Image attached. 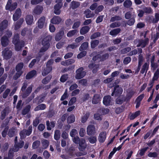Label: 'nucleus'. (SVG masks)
Masks as SVG:
<instances>
[{
	"instance_id": "1",
	"label": "nucleus",
	"mask_w": 159,
	"mask_h": 159,
	"mask_svg": "<svg viewBox=\"0 0 159 159\" xmlns=\"http://www.w3.org/2000/svg\"><path fill=\"white\" fill-rule=\"evenodd\" d=\"M52 36L50 35L47 36L43 39L41 44L43 46L40 49L38 53V55L41 57L49 48L50 46V41L51 40Z\"/></svg>"
},
{
	"instance_id": "2",
	"label": "nucleus",
	"mask_w": 159,
	"mask_h": 159,
	"mask_svg": "<svg viewBox=\"0 0 159 159\" xmlns=\"http://www.w3.org/2000/svg\"><path fill=\"white\" fill-rule=\"evenodd\" d=\"M28 85V83L27 81H25L24 83L23 86L21 88V93L23 98H25L29 95L32 91L33 85H31L28 87L25 91L26 88Z\"/></svg>"
},
{
	"instance_id": "3",
	"label": "nucleus",
	"mask_w": 159,
	"mask_h": 159,
	"mask_svg": "<svg viewBox=\"0 0 159 159\" xmlns=\"http://www.w3.org/2000/svg\"><path fill=\"white\" fill-rule=\"evenodd\" d=\"M75 77L76 79H80L84 77L86 75V72L84 71L83 67L79 68L76 71Z\"/></svg>"
},
{
	"instance_id": "4",
	"label": "nucleus",
	"mask_w": 159,
	"mask_h": 159,
	"mask_svg": "<svg viewBox=\"0 0 159 159\" xmlns=\"http://www.w3.org/2000/svg\"><path fill=\"white\" fill-rule=\"evenodd\" d=\"M12 0H8L6 6V10H9L10 11H13L15 9L17 6V3L16 2H14L11 4Z\"/></svg>"
},
{
	"instance_id": "5",
	"label": "nucleus",
	"mask_w": 159,
	"mask_h": 159,
	"mask_svg": "<svg viewBox=\"0 0 159 159\" xmlns=\"http://www.w3.org/2000/svg\"><path fill=\"white\" fill-rule=\"evenodd\" d=\"M122 89L119 86L117 85L114 88V90L111 95L112 96H113L114 95L115 96H118L122 94Z\"/></svg>"
},
{
	"instance_id": "6",
	"label": "nucleus",
	"mask_w": 159,
	"mask_h": 159,
	"mask_svg": "<svg viewBox=\"0 0 159 159\" xmlns=\"http://www.w3.org/2000/svg\"><path fill=\"white\" fill-rule=\"evenodd\" d=\"M3 57L6 59H9L12 55V52L8 48H6L2 52Z\"/></svg>"
},
{
	"instance_id": "7",
	"label": "nucleus",
	"mask_w": 159,
	"mask_h": 159,
	"mask_svg": "<svg viewBox=\"0 0 159 159\" xmlns=\"http://www.w3.org/2000/svg\"><path fill=\"white\" fill-rule=\"evenodd\" d=\"M78 144L79 145V149L80 151H83L87 147L85 140L84 138L80 139V141Z\"/></svg>"
},
{
	"instance_id": "8",
	"label": "nucleus",
	"mask_w": 159,
	"mask_h": 159,
	"mask_svg": "<svg viewBox=\"0 0 159 159\" xmlns=\"http://www.w3.org/2000/svg\"><path fill=\"white\" fill-rule=\"evenodd\" d=\"M149 43V40L148 38H146L144 40L140 39L139 40L138 44L137 47H141L142 48H144L148 45Z\"/></svg>"
},
{
	"instance_id": "9",
	"label": "nucleus",
	"mask_w": 159,
	"mask_h": 159,
	"mask_svg": "<svg viewBox=\"0 0 159 159\" xmlns=\"http://www.w3.org/2000/svg\"><path fill=\"white\" fill-rule=\"evenodd\" d=\"M109 54L108 53H105V54L101 56L100 55L98 54L93 58V60L95 61L98 58H100L101 61H104L107 59L109 57Z\"/></svg>"
},
{
	"instance_id": "10",
	"label": "nucleus",
	"mask_w": 159,
	"mask_h": 159,
	"mask_svg": "<svg viewBox=\"0 0 159 159\" xmlns=\"http://www.w3.org/2000/svg\"><path fill=\"white\" fill-rule=\"evenodd\" d=\"M53 61L52 60H49L48 61L46 64V66L47 68H48V70L47 71L42 72V75L45 76L48 74L52 70V68L51 66V65L52 64Z\"/></svg>"
},
{
	"instance_id": "11",
	"label": "nucleus",
	"mask_w": 159,
	"mask_h": 159,
	"mask_svg": "<svg viewBox=\"0 0 159 159\" xmlns=\"http://www.w3.org/2000/svg\"><path fill=\"white\" fill-rule=\"evenodd\" d=\"M24 142L23 141H20L19 143H16L15 144L14 147L13 148L14 152L18 151L19 149L21 148L23 146Z\"/></svg>"
},
{
	"instance_id": "12",
	"label": "nucleus",
	"mask_w": 159,
	"mask_h": 159,
	"mask_svg": "<svg viewBox=\"0 0 159 159\" xmlns=\"http://www.w3.org/2000/svg\"><path fill=\"white\" fill-rule=\"evenodd\" d=\"M87 134L89 135L94 134L95 133L94 126L92 125H89L87 128Z\"/></svg>"
},
{
	"instance_id": "13",
	"label": "nucleus",
	"mask_w": 159,
	"mask_h": 159,
	"mask_svg": "<svg viewBox=\"0 0 159 159\" xmlns=\"http://www.w3.org/2000/svg\"><path fill=\"white\" fill-rule=\"evenodd\" d=\"M43 10V8L42 6L37 5L34 9L32 13L33 15H39L42 12Z\"/></svg>"
},
{
	"instance_id": "14",
	"label": "nucleus",
	"mask_w": 159,
	"mask_h": 159,
	"mask_svg": "<svg viewBox=\"0 0 159 159\" xmlns=\"http://www.w3.org/2000/svg\"><path fill=\"white\" fill-rule=\"evenodd\" d=\"M107 136V133L105 131L101 132L99 134L98 140L100 143H103L105 141Z\"/></svg>"
},
{
	"instance_id": "15",
	"label": "nucleus",
	"mask_w": 159,
	"mask_h": 159,
	"mask_svg": "<svg viewBox=\"0 0 159 159\" xmlns=\"http://www.w3.org/2000/svg\"><path fill=\"white\" fill-rule=\"evenodd\" d=\"M21 15V10L20 8L17 9L13 15V19L14 21H16L20 17Z\"/></svg>"
},
{
	"instance_id": "16",
	"label": "nucleus",
	"mask_w": 159,
	"mask_h": 159,
	"mask_svg": "<svg viewBox=\"0 0 159 159\" xmlns=\"http://www.w3.org/2000/svg\"><path fill=\"white\" fill-rule=\"evenodd\" d=\"M45 21V17L44 16L41 17L38 20V26L39 28H43Z\"/></svg>"
},
{
	"instance_id": "17",
	"label": "nucleus",
	"mask_w": 159,
	"mask_h": 159,
	"mask_svg": "<svg viewBox=\"0 0 159 159\" xmlns=\"http://www.w3.org/2000/svg\"><path fill=\"white\" fill-rule=\"evenodd\" d=\"M10 112V110L8 108H6L1 112L0 118L1 120H3L6 116Z\"/></svg>"
},
{
	"instance_id": "18",
	"label": "nucleus",
	"mask_w": 159,
	"mask_h": 159,
	"mask_svg": "<svg viewBox=\"0 0 159 159\" xmlns=\"http://www.w3.org/2000/svg\"><path fill=\"white\" fill-rule=\"evenodd\" d=\"M130 10V11L127 12L125 14V17L127 19H129L131 18L132 16L134 17L135 12L134 11L133 8H131Z\"/></svg>"
},
{
	"instance_id": "19",
	"label": "nucleus",
	"mask_w": 159,
	"mask_h": 159,
	"mask_svg": "<svg viewBox=\"0 0 159 159\" xmlns=\"http://www.w3.org/2000/svg\"><path fill=\"white\" fill-rule=\"evenodd\" d=\"M101 98L99 95L95 94L93 96L92 103L93 104H97L99 103L101 101Z\"/></svg>"
},
{
	"instance_id": "20",
	"label": "nucleus",
	"mask_w": 159,
	"mask_h": 159,
	"mask_svg": "<svg viewBox=\"0 0 159 159\" xmlns=\"http://www.w3.org/2000/svg\"><path fill=\"white\" fill-rule=\"evenodd\" d=\"M62 4L61 3H58L54 7V13L57 15H59L61 12L60 9L61 7Z\"/></svg>"
},
{
	"instance_id": "21",
	"label": "nucleus",
	"mask_w": 159,
	"mask_h": 159,
	"mask_svg": "<svg viewBox=\"0 0 159 159\" xmlns=\"http://www.w3.org/2000/svg\"><path fill=\"white\" fill-rule=\"evenodd\" d=\"M64 34V32L63 30H61L57 33L55 37L56 41H58L60 40L62 38V36Z\"/></svg>"
},
{
	"instance_id": "22",
	"label": "nucleus",
	"mask_w": 159,
	"mask_h": 159,
	"mask_svg": "<svg viewBox=\"0 0 159 159\" xmlns=\"http://www.w3.org/2000/svg\"><path fill=\"white\" fill-rule=\"evenodd\" d=\"M9 43V40L7 37L6 36H3L1 39V43L2 46L6 47L8 45Z\"/></svg>"
},
{
	"instance_id": "23",
	"label": "nucleus",
	"mask_w": 159,
	"mask_h": 159,
	"mask_svg": "<svg viewBox=\"0 0 159 159\" xmlns=\"http://www.w3.org/2000/svg\"><path fill=\"white\" fill-rule=\"evenodd\" d=\"M149 68V64L147 62L145 63L143 65L141 69L140 70V73L143 74L144 73H146Z\"/></svg>"
},
{
	"instance_id": "24",
	"label": "nucleus",
	"mask_w": 159,
	"mask_h": 159,
	"mask_svg": "<svg viewBox=\"0 0 159 159\" xmlns=\"http://www.w3.org/2000/svg\"><path fill=\"white\" fill-rule=\"evenodd\" d=\"M135 93V92L133 89H128L127 91V93L126 96V99L128 100L130 99Z\"/></svg>"
},
{
	"instance_id": "25",
	"label": "nucleus",
	"mask_w": 159,
	"mask_h": 159,
	"mask_svg": "<svg viewBox=\"0 0 159 159\" xmlns=\"http://www.w3.org/2000/svg\"><path fill=\"white\" fill-rule=\"evenodd\" d=\"M25 19L27 24L28 25H31L33 22V16L32 15H27Z\"/></svg>"
},
{
	"instance_id": "26",
	"label": "nucleus",
	"mask_w": 159,
	"mask_h": 159,
	"mask_svg": "<svg viewBox=\"0 0 159 159\" xmlns=\"http://www.w3.org/2000/svg\"><path fill=\"white\" fill-rule=\"evenodd\" d=\"M103 103L104 105L108 106L111 102V97L110 96H105L103 98Z\"/></svg>"
},
{
	"instance_id": "27",
	"label": "nucleus",
	"mask_w": 159,
	"mask_h": 159,
	"mask_svg": "<svg viewBox=\"0 0 159 159\" xmlns=\"http://www.w3.org/2000/svg\"><path fill=\"white\" fill-rule=\"evenodd\" d=\"M15 46V49L17 51H19L21 48L24 45V42L22 41H20L18 43L14 44Z\"/></svg>"
},
{
	"instance_id": "28",
	"label": "nucleus",
	"mask_w": 159,
	"mask_h": 159,
	"mask_svg": "<svg viewBox=\"0 0 159 159\" xmlns=\"http://www.w3.org/2000/svg\"><path fill=\"white\" fill-rule=\"evenodd\" d=\"M138 69H139V70L142 64L143 61H144V58L143 57L142 54H140L138 56Z\"/></svg>"
},
{
	"instance_id": "29",
	"label": "nucleus",
	"mask_w": 159,
	"mask_h": 159,
	"mask_svg": "<svg viewBox=\"0 0 159 159\" xmlns=\"http://www.w3.org/2000/svg\"><path fill=\"white\" fill-rule=\"evenodd\" d=\"M61 19L58 16H55L51 19L52 23L55 24H59L61 21Z\"/></svg>"
},
{
	"instance_id": "30",
	"label": "nucleus",
	"mask_w": 159,
	"mask_h": 159,
	"mask_svg": "<svg viewBox=\"0 0 159 159\" xmlns=\"http://www.w3.org/2000/svg\"><path fill=\"white\" fill-rule=\"evenodd\" d=\"M36 71L35 70H32L28 73L26 76V79H30L36 75Z\"/></svg>"
},
{
	"instance_id": "31",
	"label": "nucleus",
	"mask_w": 159,
	"mask_h": 159,
	"mask_svg": "<svg viewBox=\"0 0 159 159\" xmlns=\"http://www.w3.org/2000/svg\"><path fill=\"white\" fill-rule=\"evenodd\" d=\"M8 25V21L7 20H4L0 24V28L4 30L7 28Z\"/></svg>"
},
{
	"instance_id": "32",
	"label": "nucleus",
	"mask_w": 159,
	"mask_h": 159,
	"mask_svg": "<svg viewBox=\"0 0 159 159\" xmlns=\"http://www.w3.org/2000/svg\"><path fill=\"white\" fill-rule=\"evenodd\" d=\"M90 28L88 26H84L80 29V33L81 34L84 35L87 33L89 30Z\"/></svg>"
},
{
	"instance_id": "33",
	"label": "nucleus",
	"mask_w": 159,
	"mask_h": 159,
	"mask_svg": "<svg viewBox=\"0 0 159 159\" xmlns=\"http://www.w3.org/2000/svg\"><path fill=\"white\" fill-rule=\"evenodd\" d=\"M80 5V3L79 2L73 1L71 2L70 7L73 9H74L78 7Z\"/></svg>"
},
{
	"instance_id": "34",
	"label": "nucleus",
	"mask_w": 159,
	"mask_h": 159,
	"mask_svg": "<svg viewBox=\"0 0 159 159\" xmlns=\"http://www.w3.org/2000/svg\"><path fill=\"white\" fill-rule=\"evenodd\" d=\"M20 42V41L19 40V34H15L12 38V43L14 44H16Z\"/></svg>"
},
{
	"instance_id": "35",
	"label": "nucleus",
	"mask_w": 159,
	"mask_h": 159,
	"mask_svg": "<svg viewBox=\"0 0 159 159\" xmlns=\"http://www.w3.org/2000/svg\"><path fill=\"white\" fill-rule=\"evenodd\" d=\"M86 18L92 17L94 16V15L91 13V11L89 9L86 10L84 12Z\"/></svg>"
},
{
	"instance_id": "36",
	"label": "nucleus",
	"mask_w": 159,
	"mask_h": 159,
	"mask_svg": "<svg viewBox=\"0 0 159 159\" xmlns=\"http://www.w3.org/2000/svg\"><path fill=\"white\" fill-rule=\"evenodd\" d=\"M55 123V122L54 121H52L50 123L49 121H47L46 122L47 129L48 130H51L52 128H53L54 127Z\"/></svg>"
},
{
	"instance_id": "37",
	"label": "nucleus",
	"mask_w": 159,
	"mask_h": 159,
	"mask_svg": "<svg viewBox=\"0 0 159 159\" xmlns=\"http://www.w3.org/2000/svg\"><path fill=\"white\" fill-rule=\"evenodd\" d=\"M75 120V116L73 114H71L67 118V122L68 123L74 122Z\"/></svg>"
},
{
	"instance_id": "38",
	"label": "nucleus",
	"mask_w": 159,
	"mask_h": 159,
	"mask_svg": "<svg viewBox=\"0 0 159 159\" xmlns=\"http://www.w3.org/2000/svg\"><path fill=\"white\" fill-rule=\"evenodd\" d=\"M132 2L130 0H126L124 2L123 6L126 8H130L132 5Z\"/></svg>"
},
{
	"instance_id": "39",
	"label": "nucleus",
	"mask_w": 159,
	"mask_h": 159,
	"mask_svg": "<svg viewBox=\"0 0 159 159\" xmlns=\"http://www.w3.org/2000/svg\"><path fill=\"white\" fill-rule=\"evenodd\" d=\"M120 28H117L114 29L110 31V34L111 35L116 36L120 33Z\"/></svg>"
},
{
	"instance_id": "40",
	"label": "nucleus",
	"mask_w": 159,
	"mask_h": 159,
	"mask_svg": "<svg viewBox=\"0 0 159 159\" xmlns=\"http://www.w3.org/2000/svg\"><path fill=\"white\" fill-rule=\"evenodd\" d=\"M41 143L43 148L44 149L47 148L49 144V141L46 139L42 140L41 141Z\"/></svg>"
},
{
	"instance_id": "41",
	"label": "nucleus",
	"mask_w": 159,
	"mask_h": 159,
	"mask_svg": "<svg viewBox=\"0 0 159 159\" xmlns=\"http://www.w3.org/2000/svg\"><path fill=\"white\" fill-rule=\"evenodd\" d=\"M46 108V105L44 104H41L36 107L34 109V110L35 111H38L39 110H44Z\"/></svg>"
},
{
	"instance_id": "42",
	"label": "nucleus",
	"mask_w": 159,
	"mask_h": 159,
	"mask_svg": "<svg viewBox=\"0 0 159 159\" xmlns=\"http://www.w3.org/2000/svg\"><path fill=\"white\" fill-rule=\"evenodd\" d=\"M99 41L98 40H92L91 42V47L92 48H94L99 43Z\"/></svg>"
},
{
	"instance_id": "43",
	"label": "nucleus",
	"mask_w": 159,
	"mask_h": 159,
	"mask_svg": "<svg viewBox=\"0 0 159 159\" xmlns=\"http://www.w3.org/2000/svg\"><path fill=\"white\" fill-rule=\"evenodd\" d=\"M79 46V44L77 43H73L72 44H69L66 47V49H68L69 48L74 49L75 48Z\"/></svg>"
},
{
	"instance_id": "44",
	"label": "nucleus",
	"mask_w": 159,
	"mask_h": 159,
	"mask_svg": "<svg viewBox=\"0 0 159 159\" xmlns=\"http://www.w3.org/2000/svg\"><path fill=\"white\" fill-rule=\"evenodd\" d=\"M89 116V113H86L84 114V115L81 117V122L83 123H85L87 120Z\"/></svg>"
},
{
	"instance_id": "45",
	"label": "nucleus",
	"mask_w": 159,
	"mask_h": 159,
	"mask_svg": "<svg viewBox=\"0 0 159 159\" xmlns=\"http://www.w3.org/2000/svg\"><path fill=\"white\" fill-rule=\"evenodd\" d=\"M60 132L59 130H56L55 131L54 135V138L57 140L59 139L60 137Z\"/></svg>"
},
{
	"instance_id": "46",
	"label": "nucleus",
	"mask_w": 159,
	"mask_h": 159,
	"mask_svg": "<svg viewBox=\"0 0 159 159\" xmlns=\"http://www.w3.org/2000/svg\"><path fill=\"white\" fill-rule=\"evenodd\" d=\"M77 32V30H71L69 31L67 33V36L69 37H71L74 35Z\"/></svg>"
},
{
	"instance_id": "47",
	"label": "nucleus",
	"mask_w": 159,
	"mask_h": 159,
	"mask_svg": "<svg viewBox=\"0 0 159 159\" xmlns=\"http://www.w3.org/2000/svg\"><path fill=\"white\" fill-rule=\"evenodd\" d=\"M159 20V14L156 13L155 14L154 17L153 18L152 20V23H157Z\"/></svg>"
},
{
	"instance_id": "48",
	"label": "nucleus",
	"mask_w": 159,
	"mask_h": 159,
	"mask_svg": "<svg viewBox=\"0 0 159 159\" xmlns=\"http://www.w3.org/2000/svg\"><path fill=\"white\" fill-rule=\"evenodd\" d=\"M125 97L121 96L117 98L116 100L117 104H121L125 101Z\"/></svg>"
},
{
	"instance_id": "49",
	"label": "nucleus",
	"mask_w": 159,
	"mask_h": 159,
	"mask_svg": "<svg viewBox=\"0 0 159 159\" xmlns=\"http://www.w3.org/2000/svg\"><path fill=\"white\" fill-rule=\"evenodd\" d=\"M24 64L23 63L21 62L17 64L16 67V70L17 72H20L23 67Z\"/></svg>"
},
{
	"instance_id": "50",
	"label": "nucleus",
	"mask_w": 159,
	"mask_h": 159,
	"mask_svg": "<svg viewBox=\"0 0 159 159\" xmlns=\"http://www.w3.org/2000/svg\"><path fill=\"white\" fill-rule=\"evenodd\" d=\"M31 107L30 105L26 106L25 107L23 110L22 111V114L23 115H25L27 114L30 111Z\"/></svg>"
},
{
	"instance_id": "51",
	"label": "nucleus",
	"mask_w": 159,
	"mask_h": 159,
	"mask_svg": "<svg viewBox=\"0 0 159 159\" xmlns=\"http://www.w3.org/2000/svg\"><path fill=\"white\" fill-rule=\"evenodd\" d=\"M88 43L87 42H85L83 43L80 48V50H85L88 48Z\"/></svg>"
},
{
	"instance_id": "52",
	"label": "nucleus",
	"mask_w": 159,
	"mask_h": 159,
	"mask_svg": "<svg viewBox=\"0 0 159 159\" xmlns=\"http://www.w3.org/2000/svg\"><path fill=\"white\" fill-rule=\"evenodd\" d=\"M13 149H10L9 151L8 154V159H13L14 157V152Z\"/></svg>"
},
{
	"instance_id": "53",
	"label": "nucleus",
	"mask_w": 159,
	"mask_h": 159,
	"mask_svg": "<svg viewBox=\"0 0 159 159\" xmlns=\"http://www.w3.org/2000/svg\"><path fill=\"white\" fill-rule=\"evenodd\" d=\"M122 19V18L119 16H115L112 17L110 20V22H114L115 21L120 20Z\"/></svg>"
},
{
	"instance_id": "54",
	"label": "nucleus",
	"mask_w": 159,
	"mask_h": 159,
	"mask_svg": "<svg viewBox=\"0 0 159 159\" xmlns=\"http://www.w3.org/2000/svg\"><path fill=\"white\" fill-rule=\"evenodd\" d=\"M51 78L52 76L51 75H48L43 80L42 82L43 84H47L50 81Z\"/></svg>"
},
{
	"instance_id": "55",
	"label": "nucleus",
	"mask_w": 159,
	"mask_h": 159,
	"mask_svg": "<svg viewBox=\"0 0 159 159\" xmlns=\"http://www.w3.org/2000/svg\"><path fill=\"white\" fill-rule=\"evenodd\" d=\"M159 77V69H157L155 73L152 80L154 81L157 80Z\"/></svg>"
},
{
	"instance_id": "56",
	"label": "nucleus",
	"mask_w": 159,
	"mask_h": 159,
	"mask_svg": "<svg viewBox=\"0 0 159 159\" xmlns=\"http://www.w3.org/2000/svg\"><path fill=\"white\" fill-rule=\"evenodd\" d=\"M143 11L144 13L151 14L152 13V8L150 7H145L143 8Z\"/></svg>"
},
{
	"instance_id": "57",
	"label": "nucleus",
	"mask_w": 159,
	"mask_h": 159,
	"mask_svg": "<svg viewBox=\"0 0 159 159\" xmlns=\"http://www.w3.org/2000/svg\"><path fill=\"white\" fill-rule=\"evenodd\" d=\"M158 155V154L156 152H149L148 154V157L153 158L157 157Z\"/></svg>"
},
{
	"instance_id": "58",
	"label": "nucleus",
	"mask_w": 159,
	"mask_h": 159,
	"mask_svg": "<svg viewBox=\"0 0 159 159\" xmlns=\"http://www.w3.org/2000/svg\"><path fill=\"white\" fill-rule=\"evenodd\" d=\"M148 149V147H145L141 149L139 151V154L141 156H143L145 152Z\"/></svg>"
},
{
	"instance_id": "59",
	"label": "nucleus",
	"mask_w": 159,
	"mask_h": 159,
	"mask_svg": "<svg viewBox=\"0 0 159 159\" xmlns=\"http://www.w3.org/2000/svg\"><path fill=\"white\" fill-rule=\"evenodd\" d=\"M121 23L119 22H116L111 23L110 27L112 28H114L116 27H119L121 25Z\"/></svg>"
},
{
	"instance_id": "60",
	"label": "nucleus",
	"mask_w": 159,
	"mask_h": 159,
	"mask_svg": "<svg viewBox=\"0 0 159 159\" xmlns=\"http://www.w3.org/2000/svg\"><path fill=\"white\" fill-rule=\"evenodd\" d=\"M101 35V33L99 32H97L94 33L90 36V39H94L97 37H99Z\"/></svg>"
},
{
	"instance_id": "61",
	"label": "nucleus",
	"mask_w": 159,
	"mask_h": 159,
	"mask_svg": "<svg viewBox=\"0 0 159 159\" xmlns=\"http://www.w3.org/2000/svg\"><path fill=\"white\" fill-rule=\"evenodd\" d=\"M40 142L39 140H36L33 143L32 147L34 149L37 148L40 145Z\"/></svg>"
},
{
	"instance_id": "62",
	"label": "nucleus",
	"mask_w": 159,
	"mask_h": 159,
	"mask_svg": "<svg viewBox=\"0 0 159 159\" xmlns=\"http://www.w3.org/2000/svg\"><path fill=\"white\" fill-rule=\"evenodd\" d=\"M135 22L134 17H133L130 18L127 22V24L131 26L133 25Z\"/></svg>"
},
{
	"instance_id": "63",
	"label": "nucleus",
	"mask_w": 159,
	"mask_h": 159,
	"mask_svg": "<svg viewBox=\"0 0 159 159\" xmlns=\"http://www.w3.org/2000/svg\"><path fill=\"white\" fill-rule=\"evenodd\" d=\"M88 140L91 143H94L97 141V138L95 136L91 137L88 139Z\"/></svg>"
},
{
	"instance_id": "64",
	"label": "nucleus",
	"mask_w": 159,
	"mask_h": 159,
	"mask_svg": "<svg viewBox=\"0 0 159 159\" xmlns=\"http://www.w3.org/2000/svg\"><path fill=\"white\" fill-rule=\"evenodd\" d=\"M78 134L77 130L75 129H73L70 132V135L72 137H73Z\"/></svg>"
}]
</instances>
